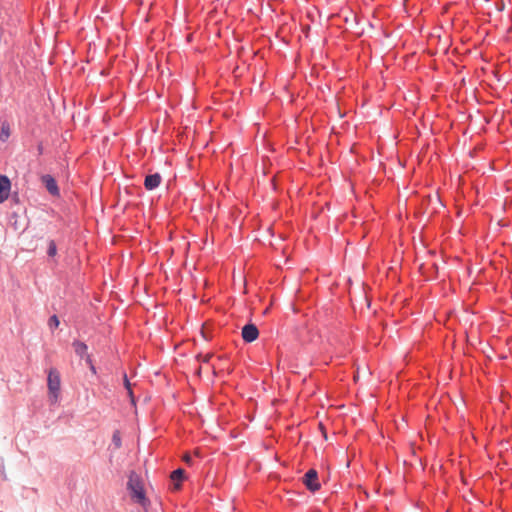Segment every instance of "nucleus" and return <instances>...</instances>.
Masks as SVG:
<instances>
[{
    "label": "nucleus",
    "mask_w": 512,
    "mask_h": 512,
    "mask_svg": "<svg viewBox=\"0 0 512 512\" xmlns=\"http://www.w3.org/2000/svg\"><path fill=\"white\" fill-rule=\"evenodd\" d=\"M126 488L133 501L144 508L150 505V500L146 495L142 479L134 470L129 472Z\"/></svg>",
    "instance_id": "nucleus-1"
},
{
    "label": "nucleus",
    "mask_w": 512,
    "mask_h": 512,
    "mask_svg": "<svg viewBox=\"0 0 512 512\" xmlns=\"http://www.w3.org/2000/svg\"><path fill=\"white\" fill-rule=\"evenodd\" d=\"M47 389L50 404H57L60 398L61 376L60 372L54 367L47 371Z\"/></svg>",
    "instance_id": "nucleus-2"
},
{
    "label": "nucleus",
    "mask_w": 512,
    "mask_h": 512,
    "mask_svg": "<svg viewBox=\"0 0 512 512\" xmlns=\"http://www.w3.org/2000/svg\"><path fill=\"white\" fill-rule=\"evenodd\" d=\"M302 483L305 488L313 494L319 491L321 489V483L319 481L318 471L315 468L307 470L302 477Z\"/></svg>",
    "instance_id": "nucleus-3"
},
{
    "label": "nucleus",
    "mask_w": 512,
    "mask_h": 512,
    "mask_svg": "<svg viewBox=\"0 0 512 512\" xmlns=\"http://www.w3.org/2000/svg\"><path fill=\"white\" fill-rule=\"evenodd\" d=\"M188 480L186 471L179 467L173 470L170 474V488L174 492H179L183 488V483Z\"/></svg>",
    "instance_id": "nucleus-4"
},
{
    "label": "nucleus",
    "mask_w": 512,
    "mask_h": 512,
    "mask_svg": "<svg viewBox=\"0 0 512 512\" xmlns=\"http://www.w3.org/2000/svg\"><path fill=\"white\" fill-rule=\"evenodd\" d=\"M344 21L348 28L352 30L356 35L361 36L363 34L364 28L361 26V23L364 21L363 17L350 11L349 15L344 17Z\"/></svg>",
    "instance_id": "nucleus-5"
},
{
    "label": "nucleus",
    "mask_w": 512,
    "mask_h": 512,
    "mask_svg": "<svg viewBox=\"0 0 512 512\" xmlns=\"http://www.w3.org/2000/svg\"><path fill=\"white\" fill-rule=\"evenodd\" d=\"M40 181L50 195L54 197H60V188L54 176L50 174H44L40 177Z\"/></svg>",
    "instance_id": "nucleus-6"
},
{
    "label": "nucleus",
    "mask_w": 512,
    "mask_h": 512,
    "mask_svg": "<svg viewBox=\"0 0 512 512\" xmlns=\"http://www.w3.org/2000/svg\"><path fill=\"white\" fill-rule=\"evenodd\" d=\"M241 337L245 343H252L259 337V329L252 322L246 323L241 329Z\"/></svg>",
    "instance_id": "nucleus-7"
},
{
    "label": "nucleus",
    "mask_w": 512,
    "mask_h": 512,
    "mask_svg": "<svg viewBox=\"0 0 512 512\" xmlns=\"http://www.w3.org/2000/svg\"><path fill=\"white\" fill-rule=\"evenodd\" d=\"M162 183V176L159 172L151 173L144 178V188L147 191H153L157 189Z\"/></svg>",
    "instance_id": "nucleus-8"
},
{
    "label": "nucleus",
    "mask_w": 512,
    "mask_h": 512,
    "mask_svg": "<svg viewBox=\"0 0 512 512\" xmlns=\"http://www.w3.org/2000/svg\"><path fill=\"white\" fill-rule=\"evenodd\" d=\"M11 185L9 177L5 174H0V204L9 198Z\"/></svg>",
    "instance_id": "nucleus-9"
},
{
    "label": "nucleus",
    "mask_w": 512,
    "mask_h": 512,
    "mask_svg": "<svg viewBox=\"0 0 512 512\" xmlns=\"http://www.w3.org/2000/svg\"><path fill=\"white\" fill-rule=\"evenodd\" d=\"M71 345L73 347V350H74L76 356H78L79 358L85 359L86 355H89L88 354V345L85 342H83L79 339H74Z\"/></svg>",
    "instance_id": "nucleus-10"
},
{
    "label": "nucleus",
    "mask_w": 512,
    "mask_h": 512,
    "mask_svg": "<svg viewBox=\"0 0 512 512\" xmlns=\"http://www.w3.org/2000/svg\"><path fill=\"white\" fill-rule=\"evenodd\" d=\"M1 129H0V141L5 143L8 141L10 135H11V128L10 124L7 120H1Z\"/></svg>",
    "instance_id": "nucleus-11"
},
{
    "label": "nucleus",
    "mask_w": 512,
    "mask_h": 512,
    "mask_svg": "<svg viewBox=\"0 0 512 512\" xmlns=\"http://www.w3.org/2000/svg\"><path fill=\"white\" fill-rule=\"evenodd\" d=\"M46 253L49 258H54L57 255L58 249H57V244H56L55 240H53V239L48 240Z\"/></svg>",
    "instance_id": "nucleus-12"
},
{
    "label": "nucleus",
    "mask_w": 512,
    "mask_h": 512,
    "mask_svg": "<svg viewBox=\"0 0 512 512\" xmlns=\"http://www.w3.org/2000/svg\"><path fill=\"white\" fill-rule=\"evenodd\" d=\"M47 325L49 327V329L53 332L54 330H56L59 325H60V319L58 317V315L56 314H53L51 315L49 318H48V322H47Z\"/></svg>",
    "instance_id": "nucleus-13"
},
{
    "label": "nucleus",
    "mask_w": 512,
    "mask_h": 512,
    "mask_svg": "<svg viewBox=\"0 0 512 512\" xmlns=\"http://www.w3.org/2000/svg\"><path fill=\"white\" fill-rule=\"evenodd\" d=\"M84 360H85V363L87 364L90 372L93 375H96L97 374V368H96L95 364L93 363L92 356L91 355H86V358Z\"/></svg>",
    "instance_id": "nucleus-14"
},
{
    "label": "nucleus",
    "mask_w": 512,
    "mask_h": 512,
    "mask_svg": "<svg viewBox=\"0 0 512 512\" xmlns=\"http://www.w3.org/2000/svg\"><path fill=\"white\" fill-rule=\"evenodd\" d=\"M123 386L128 391V389H132V384L128 378V375L125 371L122 373Z\"/></svg>",
    "instance_id": "nucleus-15"
},
{
    "label": "nucleus",
    "mask_w": 512,
    "mask_h": 512,
    "mask_svg": "<svg viewBox=\"0 0 512 512\" xmlns=\"http://www.w3.org/2000/svg\"><path fill=\"white\" fill-rule=\"evenodd\" d=\"M127 396L129 398V401H130V404L134 407H136L137 405V398L136 396L134 395V392L132 389H128L127 391Z\"/></svg>",
    "instance_id": "nucleus-16"
},
{
    "label": "nucleus",
    "mask_w": 512,
    "mask_h": 512,
    "mask_svg": "<svg viewBox=\"0 0 512 512\" xmlns=\"http://www.w3.org/2000/svg\"><path fill=\"white\" fill-rule=\"evenodd\" d=\"M112 442L116 447H120L122 444L121 437L119 436L118 432H115L112 436Z\"/></svg>",
    "instance_id": "nucleus-17"
},
{
    "label": "nucleus",
    "mask_w": 512,
    "mask_h": 512,
    "mask_svg": "<svg viewBox=\"0 0 512 512\" xmlns=\"http://www.w3.org/2000/svg\"><path fill=\"white\" fill-rule=\"evenodd\" d=\"M36 150H37V155L38 156H41L44 154V146H43V143L42 142H39L37 144V147H36Z\"/></svg>",
    "instance_id": "nucleus-18"
},
{
    "label": "nucleus",
    "mask_w": 512,
    "mask_h": 512,
    "mask_svg": "<svg viewBox=\"0 0 512 512\" xmlns=\"http://www.w3.org/2000/svg\"><path fill=\"white\" fill-rule=\"evenodd\" d=\"M496 8H497L498 11H503L504 8H505L504 2L500 1V2L496 3Z\"/></svg>",
    "instance_id": "nucleus-19"
},
{
    "label": "nucleus",
    "mask_w": 512,
    "mask_h": 512,
    "mask_svg": "<svg viewBox=\"0 0 512 512\" xmlns=\"http://www.w3.org/2000/svg\"><path fill=\"white\" fill-rule=\"evenodd\" d=\"M201 334L204 339H206V340L211 339V336L208 333L204 332V330L201 331Z\"/></svg>",
    "instance_id": "nucleus-20"
},
{
    "label": "nucleus",
    "mask_w": 512,
    "mask_h": 512,
    "mask_svg": "<svg viewBox=\"0 0 512 512\" xmlns=\"http://www.w3.org/2000/svg\"><path fill=\"white\" fill-rule=\"evenodd\" d=\"M184 461L186 462V464L188 465H192L193 464V461H192V458L190 456H186Z\"/></svg>",
    "instance_id": "nucleus-21"
},
{
    "label": "nucleus",
    "mask_w": 512,
    "mask_h": 512,
    "mask_svg": "<svg viewBox=\"0 0 512 512\" xmlns=\"http://www.w3.org/2000/svg\"><path fill=\"white\" fill-rule=\"evenodd\" d=\"M208 361H209V356L206 359L203 360V362H205V363L208 362Z\"/></svg>",
    "instance_id": "nucleus-22"
},
{
    "label": "nucleus",
    "mask_w": 512,
    "mask_h": 512,
    "mask_svg": "<svg viewBox=\"0 0 512 512\" xmlns=\"http://www.w3.org/2000/svg\"><path fill=\"white\" fill-rule=\"evenodd\" d=\"M225 358H226V356H219V359H221V360L225 359Z\"/></svg>",
    "instance_id": "nucleus-23"
}]
</instances>
